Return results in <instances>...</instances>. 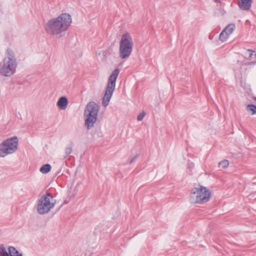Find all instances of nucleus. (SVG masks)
I'll list each match as a JSON object with an SVG mask.
<instances>
[{"mask_svg":"<svg viewBox=\"0 0 256 256\" xmlns=\"http://www.w3.org/2000/svg\"><path fill=\"white\" fill-rule=\"evenodd\" d=\"M73 147V143L70 142L69 144L66 146L65 148V154L64 158H66L68 156H69L72 152V149Z\"/></svg>","mask_w":256,"mask_h":256,"instance_id":"16","label":"nucleus"},{"mask_svg":"<svg viewBox=\"0 0 256 256\" xmlns=\"http://www.w3.org/2000/svg\"><path fill=\"white\" fill-rule=\"evenodd\" d=\"M247 51L250 52V58H252L253 56H254V57L256 58V54L255 50H250V49H248V50H247Z\"/></svg>","mask_w":256,"mask_h":256,"instance_id":"20","label":"nucleus"},{"mask_svg":"<svg viewBox=\"0 0 256 256\" xmlns=\"http://www.w3.org/2000/svg\"><path fill=\"white\" fill-rule=\"evenodd\" d=\"M211 196L208 189L202 186H198L192 190L190 200L192 203L203 204L208 202Z\"/></svg>","mask_w":256,"mask_h":256,"instance_id":"3","label":"nucleus"},{"mask_svg":"<svg viewBox=\"0 0 256 256\" xmlns=\"http://www.w3.org/2000/svg\"><path fill=\"white\" fill-rule=\"evenodd\" d=\"M0 256H10L4 244L0 245Z\"/></svg>","mask_w":256,"mask_h":256,"instance_id":"17","label":"nucleus"},{"mask_svg":"<svg viewBox=\"0 0 256 256\" xmlns=\"http://www.w3.org/2000/svg\"><path fill=\"white\" fill-rule=\"evenodd\" d=\"M6 54V57L0 64V73L5 76H10L15 72L17 63L14 53L11 49L8 48Z\"/></svg>","mask_w":256,"mask_h":256,"instance_id":"2","label":"nucleus"},{"mask_svg":"<svg viewBox=\"0 0 256 256\" xmlns=\"http://www.w3.org/2000/svg\"><path fill=\"white\" fill-rule=\"evenodd\" d=\"M229 164L228 161V160H223L219 163L220 166H222V168H226Z\"/></svg>","mask_w":256,"mask_h":256,"instance_id":"18","label":"nucleus"},{"mask_svg":"<svg viewBox=\"0 0 256 256\" xmlns=\"http://www.w3.org/2000/svg\"><path fill=\"white\" fill-rule=\"evenodd\" d=\"M51 168V166L50 164H46L40 168V172L42 174H47L50 172Z\"/></svg>","mask_w":256,"mask_h":256,"instance_id":"14","label":"nucleus"},{"mask_svg":"<svg viewBox=\"0 0 256 256\" xmlns=\"http://www.w3.org/2000/svg\"><path fill=\"white\" fill-rule=\"evenodd\" d=\"M18 140L16 136L8 138L0 144V157L14 154L18 149Z\"/></svg>","mask_w":256,"mask_h":256,"instance_id":"8","label":"nucleus"},{"mask_svg":"<svg viewBox=\"0 0 256 256\" xmlns=\"http://www.w3.org/2000/svg\"><path fill=\"white\" fill-rule=\"evenodd\" d=\"M70 14L64 13L58 17L50 20L46 24L45 30L50 34L56 35L66 31L72 23Z\"/></svg>","mask_w":256,"mask_h":256,"instance_id":"1","label":"nucleus"},{"mask_svg":"<svg viewBox=\"0 0 256 256\" xmlns=\"http://www.w3.org/2000/svg\"><path fill=\"white\" fill-rule=\"evenodd\" d=\"M256 64V61L252 62H250V64Z\"/></svg>","mask_w":256,"mask_h":256,"instance_id":"22","label":"nucleus"},{"mask_svg":"<svg viewBox=\"0 0 256 256\" xmlns=\"http://www.w3.org/2000/svg\"><path fill=\"white\" fill-rule=\"evenodd\" d=\"M10 256H22V254H19L17 250L14 246H10L8 248Z\"/></svg>","mask_w":256,"mask_h":256,"instance_id":"11","label":"nucleus"},{"mask_svg":"<svg viewBox=\"0 0 256 256\" xmlns=\"http://www.w3.org/2000/svg\"><path fill=\"white\" fill-rule=\"evenodd\" d=\"M119 73L120 70L118 68H116L108 78L106 90L102 101V106L104 107H106L108 104L115 90L116 80Z\"/></svg>","mask_w":256,"mask_h":256,"instance_id":"6","label":"nucleus"},{"mask_svg":"<svg viewBox=\"0 0 256 256\" xmlns=\"http://www.w3.org/2000/svg\"><path fill=\"white\" fill-rule=\"evenodd\" d=\"M229 36L230 35L222 30L220 34L219 38L222 42H224L228 38Z\"/></svg>","mask_w":256,"mask_h":256,"instance_id":"15","label":"nucleus"},{"mask_svg":"<svg viewBox=\"0 0 256 256\" xmlns=\"http://www.w3.org/2000/svg\"><path fill=\"white\" fill-rule=\"evenodd\" d=\"M68 100L66 96H62L58 100L56 104L60 110H65L68 106Z\"/></svg>","mask_w":256,"mask_h":256,"instance_id":"9","label":"nucleus"},{"mask_svg":"<svg viewBox=\"0 0 256 256\" xmlns=\"http://www.w3.org/2000/svg\"><path fill=\"white\" fill-rule=\"evenodd\" d=\"M246 110L250 112L251 115L256 114V106L253 104H249L246 106Z\"/></svg>","mask_w":256,"mask_h":256,"instance_id":"13","label":"nucleus"},{"mask_svg":"<svg viewBox=\"0 0 256 256\" xmlns=\"http://www.w3.org/2000/svg\"><path fill=\"white\" fill-rule=\"evenodd\" d=\"M254 98L256 100V97Z\"/></svg>","mask_w":256,"mask_h":256,"instance_id":"23","label":"nucleus"},{"mask_svg":"<svg viewBox=\"0 0 256 256\" xmlns=\"http://www.w3.org/2000/svg\"><path fill=\"white\" fill-rule=\"evenodd\" d=\"M252 0H238V4L240 8L244 10H248L252 4Z\"/></svg>","mask_w":256,"mask_h":256,"instance_id":"10","label":"nucleus"},{"mask_svg":"<svg viewBox=\"0 0 256 256\" xmlns=\"http://www.w3.org/2000/svg\"><path fill=\"white\" fill-rule=\"evenodd\" d=\"M236 26L234 24H228L224 30V31H225L228 35L230 36L231 34L233 32L234 30L235 29Z\"/></svg>","mask_w":256,"mask_h":256,"instance_id":"12","label":"nucleus"},{"mask_svg":"<svg viewBox=\"0 0 256 256\" xmlns=\"http://www.w3.org/2000/svg\"><path fill=\"white\" fill-rule=\"evenodd\" d=\"M138 154H136L134 157L130 162V164H131L133 162H134L136 159L138 157Z\"/></svg>","mask_w":256,"mask_h":256,"instance_id":"21","label":"nucleus"},{"mask_svg":"<svg viewBox=\"0 0 256 256\" xmlns=\"http://www.w3.org/2000/svg\"><path fill=\"white\" fill-rule=\"evenodd\" d=\"M146 115V113L144 111L142 112L141 113H140L137 116V120L138 121H141L143 120L144 116Z\"/></svg>","mask_w":256,"mask_h":256,"instance_id":"19","label":"nucleus"},{"mask_svg":"<svg viewBox=\"0 0 256 256\" xmlns=\"http://www.w3.org/2000/svg\"><path fill=\"white\" fill-rule=\"evenodd\" d=\"M56 200L53 199L52 196L50 193L47 192L38 200L37 212L40 214H46L54 208Z\"/></svg>","mask_w":256,"mask_h":256,"instance_id":"7","label":"nucleus"},{"mask_svg":"<svg viewBox=\"0 0 256 256\" xmlns=\"http://www.w3.org/2000/svg\"><path fill=\"white\" fill-rule=\"evenodd\" d=\"M133 46L134 42L130 34L128 32L122 34L120 42V58L122 59L128 58L132 52Z\"/></svg>","mask_w":256,"mask_h":256,"instance_id":"5","label":"nucleus"},{"mask_svg":"<svg viewBox=\"0 0 256 256\" xmlns=\"http://www.w3.org/2000/svg\"><path fill=\"white\" fill-rule=\"evenodd\" d=\"M99 106L95 102H89L86 106L84 116L86 118L85 125L88 130L94 126L97 120Z\"/></svg>","mask_w":256,"mask_h":256,"instance_id":"4","label":"nucleus"}]
</instances>
